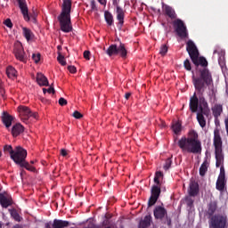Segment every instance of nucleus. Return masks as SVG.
I'll list each match as a JSON object with an SVG mask.
<instances>
[{
	"instance_id": "obj_40",
	"label": "nucleus",
	"mask_w": 228,
	"mask_h": 228,
	"mask_svg": "<svg viewBox=\"0 0 228 228\" xmlns=\"http://www.w3.org/2000/svg\"><path fill=\"white\" fill-rule=\"evenodd\" d=\"M172 167V159L168 158L167 159L165 165H164V170H168Z\"/></svg>"
},
{
	"instance_id": "obj_36",
	"label": "nucleus",
	"mask_w": 228,
	"mask_h": 228,
	"mask_svg": "<svg viewBox=\"0 0 228 228\" xmlns=\"http://www.w3.org/2000/svg\"><path fill=\"white\" fill-rule=\"evenodd\" d=\"M4 151L8 152L10 154L11 158H12L15 150H13V147H12V145L6 144V145L4 146Z\"/></svg>"
},
{
	"instance_id": "obj_35",
	"label": "nucleus",
	"mask_w": 228,
	"mask_h": 228,
	"mask_svg": "<svg viewBox=\"0 0 228 228\" xmlns=\"http://www.w3.org/2000/svg\"><path fill=\"white\" fill-rule=\"evenodd\" d=\"M158 199L156 196L151 195L149 200H148V208H151V206H154L158 202Z\"/></svg>"
},
{
	"instance_id": "obj_28",
	"label": "nucleus",
	"mask_w": 228,
	"mask_h": 228,
	"mask_svg": "<svg viewBox=\"0 0 228 228\" xmlns=\"http://www.w3.org/2000/svg\"><path fill=\"white\" fill-rule=\"evenodd\" d=\"M172 129H173V132L175 133V134H179V133H181V131H183V125H181V122L175 121L172 125Z\"/></svg>"
},
{
	"instance_id": "obj_4",
	"label": "nucleus",
	"mask_w": 228,
	"mask_h": 228,
	"mask_svg": "<svg viewBox=\"0 0 228 228\" xmlns=\"http://www.w3.org/2000/svg\"><path fill=\"white\" fill-rule=\"evenodd\" d=\"M213 143L215 147L216 167L220 168V166L224 165V150L222 149V136H220V130L218 128L214 130Z\"/></svg>"
},
{
	"instance_id": "obj_2",
	"label": "nucleus",
	"mask_w": 228,
	"mask_h": 228,
	"mask_svg": "<svg viewBox=\"0 0 228 228\" xmlns=\"http://www.w3.org/2000/svg\"><path fill=\"white\" fill-rule=\"evenodd\" d=\"M178 147L183 152L189 154H201L202 152V142L199 140V134L195 130L189 132V137H182L178 141Z\"/></svg>"
},
{
	"instance_id": "obj_54",
	"label": "nucleus",
	"mask_w": 228,
	"mask_h": 228,
	"mask_svg": "<svg viewBox=\"0 0 228 228\" xmlns=\"http://www.w3.org/2000/svg\"><path fill=\"white\" fill-rule=\"evenodd\" d=\"M131 97V93H126L125 94V99H126V101H128V99Z\"/></svg>"
},
{
	"instance_id": "obj_62",
	"label": "nucleus",
	"mask_w": 228,
	"mask_h": 228,
	"mask_svg": "<svg viewBox=\"0 0 228 228\" xmlns=\"http://www.w3.org/2000/svg\"><path fill=\"white\" fill-rule=\"evenodd\" d=\"M46 228H51V226H49V224L46 225Z\"/></svg>"
},
{
	"instance_id": "obj_37",
	"label": "nucleus",
	"mask_w": 228,
	"mask_h": 228,
	"mask_svg": "<svg viewBox=\"0 0 228 228\" xmlns=\"http://www.w3.org/2000/svg\"><path fill=\"white\" fill-rule=\"evenodd\" d=\"M57 61H59V63L61 65H62V67H65V65H67V61H65V57L63 55H61V53H60L57 57Z\"/></svg>"
},
{
	"instance_id": "obj_52",
	"label": "nucleus",
	"mask_w": 228,
	"mask_h": 228,
	"mask_svg": "<svg viewBox=\"0 0 228 228\" xmlns=\"http://www.w3.org/2000/svg\"><path fill=\"white\" fill-rule=\"evenodd\" d=\"M68 154H69V151L67 150H65V149L61 150V155H62L63 158L67 157Z\"/></svg>"
},
{
	"instance_id": "obj_58",
	"label": "nucleus",
	"mask_w": 228,
	"mask_h": 228,
	"mask_svg": "<svg viewBox=\"0 0 228 228\" xmlns=\"http://www.w3.org/2000/svg\"><path fill=\"white\" fill-rule=\"evenodd\" d=\"M24 174H26V171L24 169H22L20 172V175H24Z\"/></svg>"
},
{
	"instance_id": "obj_63",
	"label": "nucleus",
	"mask_w": 228,
	"mask_h": 228,
	"mask_svg": "<svg viewBox=\"0 0 228 228\" xmlns=\"http://www.w3.org/2000/svg\"><path fill=\"white\" fill-rule=\"evenodd\" d=\"M216 53H217L216 50H215V51H214V54H216Z\"/></svg>"
},
{
	"instance_id": "obj_42",
	"label": "nucleus",
	"mask_w": 228,
	"mask_h": 228,
	"mask_svg": "<svg viewBox=\"0 0 228 228\" xmlns=\"http://www.w3.org/2000/svg\"><path fill=\"white\" fill-rule=\"evenodd\" d=\"M72 117H74V118H83V114H81V112L75 110L72 114Z\"/></svg>"
},
{
	"instance_id": "obj_9",
	"label": "nucleus",
	"mask_w": 228,
	"mask_h": 228,
	"mask_svg": "<svg viewBox=\"0 0 228 228\" xmlns=\"http://www.w3.org/2000/svg\"><path fill=\"white\" fill-rule=\"evenodd\" d=\"M13 53L15 55V58L19 60V61H22L23 63H26L28 61V55H26V52H24V47L22 46V44L16 43L14 45Z\"/></svg>"
},
{
	"instance_id": "obj_51",
	"label": "nucleus",
	"mask_w": 228,
	"mask_h": 228,
	"mask_svg": "<svg viewBox=\"0 0 228 228\" xmlns=\"http://www.w3.org/2000/svg\"><path fill=\"white\" fill-rule=\"evenodd\" d=\"M85 60H90V51L86 50L84 52Z\"/></svg>"
},
{
	"instance_id": "obj_53",
	"label": "nucleus",
	"mask_w": 228,
	"mask_h": 228,
	"mask_svg": "<svg viewBox=\"0 0 228 228\" xmlns=\"http://www.w3.org/2000/svg\"><path fill=\"white\" fill-rule=\"evenodd\" d=\"M98 3L102 4V6H106L107 1L106 0H98Z\"/></svg>"
},
{
	"instance_id": "obj_59",
	"label": "nucleus",
	"mask_w": 228,
	"mask_h": 228,
	"mask_svg": "<svg viewBox=\"0 0 228 228\" xmlns=\"http://www.w3.org/2000/svg\"><path fill=\"white\" fill-rule=\"evenodd\" d=\"M58 51H61V45L57 46Z\"/></svg>"
},
{
	"instance_id": "obj_5",
	"label": "nucleus",
	"mask_w": 228,
	"mask_h": 228,
	"mask_svg": "<svg viewBox=\"0 0 228 228\" xmlns=\"http://www.w3.org/2000/svg\"><path fill=\"white\" fill-rule=\"evenodd\" d=\"M209 228H228V218L225 214H216L208 220Z\"/></svg>"
},
{
	"instance_id": "obj_14",
	"label": "nucleus",
	"mask_w": 228,
	"mask_h": 228,
	"mask_svg": "<svg viewBox=\"0 0 228 228\" xmlns=\"http://www.w3.org/2000/svg\"><path fill=\"white\" fill-rule=\"evenodd\" d=\"M153 215L156 220H163L167 216V208L161 206H157L153 210Z\"/></svg>"
},
{
	"instance_id": "obj_6",
	"label": "nucleus",
	"mask_w": 228,
	"mask_h": 228,
	"mask_svg": "<svg viewBox=\"0 0 228 228\" xmlns=\"http://www.w3.org/2000/svg\"><path fill=\"white\" fill-rule=\"evenodd\" d=\"M173 27L176 35L180 38H188V28L184 24V21L181 19H176L173 21Z\"/></svg>"
},
{
	"instance_id": "obj_39",
	"label": "nucleus",
	"mask_w": 228,
	"mask_h": 228,
	"mask_svg": "<svg viewBox=\"0 0 228 228\" xmlns=\"http://www.w3.org/2000/svg\"><path fill=\"white\" fill-rule=\"evenodd\" d=\"M167 53H168V46H167V45H162L160 46L159 54H161V56H165Z\"/></svg>"
},
{
	"instance_id": "obj_47",
	"label": "nucleus",
	"mask_w": 228,
	"mask_h": 228,
	"mask_svg": "<svg viewBox=\"0 0 228 228\" xmlns=\"http://www.w3.org/2000/svg\"><path fill=\"white\" fill-rule=\"evenodd\" d=\"M59 104H60V106H67V100L63 97L60 98Z\"/></svg>"
},
{
	"instance_id": "obj_57",
	"label": "nucleus",
	"mask_w": 228,
	"mask_h": 228,
	"mask_svg": "<svg viewBox=\"0 0 228 228\" xmlns=\"http://www.w3.org/2000/svg\"><path fill=\"white\" fill-rule=\"evenodd\" d=\"M20 216H19V214H15V220H19V218H20Z\"/></svg>"
},
{
	"instance_id": "obj_64",
	"label": "nucleus",
	"mask_w": 228,
	"mask_h": 228,
	"mask_svg": "<svg viewBox=\"0 0 228 228\" xmlns=\"http://www.w3.org/2000/svg\"><path fill=\"white\" fill-rule=\"evenodd\" d=\"M30 163L33 165V163H35V161L31 160Z\"/></svg>"
},
{
	"instance_id": "obj_49",
	"label": "nucleus",
	"mask_w": 228,
	"mask_h": 228,
	"mask_svg": "<svg viewBox=\"0 0 228 228\" xmlns=\"http://www.w3.org/2000/svg\"><path fill=\"white\" fill-rule=\"evenodd\" d=\"M0 95L4 97V88L3 87V81L0 79Z\"/></svg>"
},
{
	"instance_id": "obj_19",
	"label": "nucleus",
	"mask_w": 228,
	"mask_h": 228,
	"mask_svg": "<svg viewBox=\"0 0 228 228\" xmlns=\"http://www.w3.org/2000/svg\"><path fill=\"white\" fill-rule=\"evenodd\" d=\"M53 228H67L70 227V222L61 219H54L52 224Z\"/></svg>"
},
{
	"instance_id": "obj_30",
	"label": "nucleus",
	"mask_w": 228,
	"mask_h": 228,
	"mask_svg": "<svg viewBox=\"0 0 228 228\" xmlns=\"http://www.w3.org/2000/svg\"><path fill=\"white\" fill-rule=\"evenodd\" d=\"M208 159H205L200 167V175H201V177L206 175V172H208Z\"/></svg>"
},
{
	"instance_id": "obj_43",
	"label": "nucleus",
	"mask_w": 228,
	"mask_h": 228,
	"mask_svg": "<svg viewBox=\"0 0 228 228\" xmlns=\"http://www.w3.org/2000/svg\"><path fill=\"white\" fill-rule=\"evenodd\" d=\"M4 24L7 27V28H13V23H12V20L7 19L4 21Z\"/></svg>"
},
{
	"instance_id": "obj_10",
	"label": "nucleus",
	"mask_w": 228,
	"mask_h": 228,
	"mask_svg": "<svg viewBox=\"0 0 228 228\" xmlns=\"http://www.w3.org/2000/svg\"><path fill=\"white\" fill-rule=\"evenodd\" d=\"M216 209H218V201L210 200L207 205V209L205 210V216L207 218L211 219L215 216V213H216Z\"/></svg>"
},
{
	"instance_id": "obj_61",
	"label": "nucleus",
	"mask_w": 228,
	"mask_h": 228,
	"mask_svg": "<svg viewBox=\"0 0 228 228\" xmlns=\"http://www.w3.org/2000/svg\"><path fill=\"white\" fill-rule=\"evenodd\" d=\"M0 228H3V224L0 222Z\"/></svg>"
},
{
	"instance_id": "obj_26",
	"label": "nucleus",
	"mask_w": 228,
	"mask_h": 228,
	"mask_svg": "<svg viewBox=\"0 0 228 228\" xmlns=\"http://www.w3.org/2000/svg\"><path fill=\"white\" fill-rule=\"evenodd\" d=\"M6 74L10 79H15V77H17V69L12 66H8L6 69Z\"/></svg>"
},
{
	"instance_id": "obj_11",
	"label": "nucleus",
	"mask_w": 228,
	"mask_h": 228,
	"mask_svg": "<svg viewBox=\"0 0 228 228\" xmlns=\"http://www.w3.org/2000/svg\"><path fill=\"white\" fill-rule=\"evenodd\" d=\"M116 19L118 20V29H122L124 26V19H126V12L119 5H116Z\"/></svg>"
},
{
	"instance_id": "obj_48",
	"label": "nucleus",
	"mask_w": 228,
	"mask_h": 228,
	"mask_svg": "<svg viewBox=\"0 0 228 228\" xmlns=\"http://www.w3.org/2000/svg\"><path fill=\"white\" fill-rule=\"evenodd\" d=\"M91 9H92L94 12H97V4H95V0H92V1H91Z\"/></svg>"
},
{
	"instance_id": "obj_24",
	"label": "nucleus",
	"mask_w": 228,
	"mask_h": 228,
	"mask_svg": "<svg viewBox=\"0 0 228 228\" xmlns=\"http://www.w3.org/2000/svg\"><path fill=\"white\" fill-rule=\"evenodd\" d=\"M223 111H224V107L221 104H216L212 108V113H213L215 118H218V117H220V115H222Z\"/></svg>"
},
{
	"instance_id": "obj_17",
	"label": "nucleus",
	"mask_w": 228,
	"mask_h": 228,
	"mask_svg": "<svg viewBox=\"0 0 228 228\" xmlns=\"http://www.w3.org/2000/svg\"><path fill=\"white\" fill-rule=\"evenodd\" d=\"M162 10L164 14L169 17V19H172V20L177 19V14L175 13V10H174V8H172L170 5H167L163 4Z\"/></svg>"
},
{
	"instance_id": "obj_27",
	"label": "nucleus",
	"mask_w": 228,
	"mask_h": 228,
	"mask_svg": "<svg viewBox=\"0 0 228 228\" xmlns=\"http://www.w3.org/2000/svg\"><path fill=\"white\" fill-rule=\"evenodd\" d=\"M216 188L218 190V191H224V189L225 188V178L219 177L217 178Z\"/></svg>"
},
{
	"instance_id": "obj_3",
	"label": "nucleus",
	"mask_w": 228,
	"mask_h": 228,
	"mask_svg": "<svg viewBox=\"0 0 228 228\" xmlns=\"http://www.w3.org/2000/svg\"><path fill=\"white\" fill-rule=\"evenodd\" d=\"M70 12H72V0H62L61 14L57 17L61 30L63 33L72 31V21L70 20Z\"/></svg>"
},
{
	"instance_id": "obj_21",
	"label": "nucleus",
	"mask_w": 228,
	"mask_h": 228,
	"mask_svg": "<svg viewBox=\"0 0 228 228\" xmlns=\"http://www.w3.org/2000/svg\"><path fill=\"white\" fill-rule=\"evenodd\" d=\"M37 83L39 86H49V80L47 79V77H45L42 73H37Z\"/></svg>"
},
{
	"instance_id": "obj_44",
	"label": "nucleus",
	"mask_w": 228,
	"mask_h": 228,
	"mask_svg": "<svg viewBox=\"0 0 228 228\" xmlns=\"http://www.w3.org/2000/svg\"><path fill=\"white\" fill-rule=\"evenodd\" d=\"M32 60H34L35 63H38L40 61V53H33Z\"/></svg>"
},
{
	"instance_id": "obj_34",
	"label": "nucleus",
	"mask_w": 228,
	"mask_h": 228,
	"mask_svg": "<svg viewBox=\"0 0 228 228\" xmlns=\"http://www.w3.org/2000/svg\"><path fill=\"white\" fill-rule=\"evenodd\" d=\"M161 177H163V172L161 171L156 172L155 177H154V183L157 184L158 186H161V183L159 182V179H161Z\"/></svg>"
},
{
	"instance_id": "obj_1",
	"label": "nucleus",
	"mask_w": 228,
	"mask_h": 228,
	"mask_svg": "<svg viewBox=\"0 0 228 228\" xmlns=\"http://www.w3.org/2000/svg\"><path fill=\"white\" fill-rule=\"evenodd\" d=\"M186 51L193 63L196 67V70L200 72V77H195L192 76V83L196 92L200 96V111L197 113V121L200 127L204 129L206 127V118L204 115H208L209 111V106L206 98H204V93L206 92L208 86L213 85V76L211 71L206 67H208V60L204 57H200V53L195 43L192 40H189L186 43Z\"/></svg>"
},
{
	"instance_id": "obj_16",
	"label": "nucleus",
	"mask_w": 228,
	"mask_h": 228,
	"mask_svg": "<svg viewBox=\"0 0 228 228\" xmlns=\"http://www.w3.org/2000/svg\"><path fill=\"white\" fill-rule=\"evenodd\" d=\"M12 197L10 195H8L7 193L3 194L0 193V205L2 206V208H10V206H12Z\"/></svg>"
},
{
	"instance_id": "obj_29",
	"label": "nucleus",
	"mask_w": 228,
	"mask_h": 228,
	"mask_svg": "<svg viewBox=\"0 0 228 228\" xmlns=\"http://www.w3.org/2000/svg\"><path fill=\"white\" fill-rule=\"evenodd\" d=\"M159 195H161V188L159 185H153L151 188V196L159 199Z\"/></svg>"
},
{
	"instance_id": "obj_20",
	"label": "nucleus",
	"mask_w": 228,
	"mask_h": 228,
	"mask_svg": "<svg viewBox=\"0 0 228 228\" xmlns=\"http://www.w3.org/2000/svg\"><path fill=\"white\" fill-rule=\"evenodd\" d=\"M11 133L12 136L15 138L19 136L21 133H24V126L20 125V123H17L14 126H12Z\"/></svg>"
},
{
	"instance_id": "obj_33",
	"label": "nucleus",
	"mask_w": 228,
	"mask_h": 228,
	"mask_svg": "<svg viewBox=\"0 0 228 228\" xmlns=\"http://www.w3.org/2000/svg\"><path fill=\"white\" fill-rule=\"evenodd\" d=\"M19 167H20V168H26V170H28V172H35V170H37L34 167L29 165V162L26 161V159L21 164L19 165Z\"/></svg>"
},
{
	"instance_id": "obj_8",
	"label": "nucleus",
	"mask_w": 228,
	"mask_h": 228,
	"mask_svg": "<svg viewBox=\"0 0 228 228\" xmlns=\"http://www.w3.org/2000/svg\"><path fill=\"white\" fill-rule=\"evenodd\" d=\"M20 116L21 117V120H23V122H27V120H28L29 118H38V113L37 112H32L31 109L29 107H26V106H20L18 108Z\"/></svg>"
},
{
	"instance_id": "obj_50",
	"label": "nucleus",
	"mask_w": 228,
	"mask_h": 228,
	"mask_svg": "<svg viewBox=\"0 0 228 228\" xmlns=\"http://www.w3.org/2000/svg\"><path fill=\"white\" fill-rule=\"evenodd\" d=\"M84 228H97V225L94 224V222L90 221L87 225H86Z\"/></svg>"
},
{
	"instance_id": "obj_12",
	"label": "nucleus",
	"mask_w": 228,
	"mask_h": 228,
	"mask_svg": "<svg viewBox=\"0 0 228 228\" xmlns=\"http://www.w3.org/2000/svg\"><path fill=\"white\" fill-rule=\"evenodd\" d=\"M199 102H200V98L197 97V93H194L193 95L190 99L189 108L191 113H197L199 111V108L200 109V105L199 106Z\"/></svg>"
},
{
	"instance_id": "obj_55",
	"label": "nucleus",
	"mask_w": 228,
	"mask_h": 228,
	"mask_svg": "<svg viewBox=\"0 0 228 228\" xmlns=\"http://www.w3.org/2000/svg\"><path fill=\"white\" fill-rule=\"evenodd\" d=\"M193 204V200H188V206H191Z\"/></svg>"
},
{
	"instance_id": "obj_13",
	"label": "nucleus",
	"mask_w": 228,
	"mask_h": 228,
	"mask_svg": "<svg viewBox=\"0 0 228 228\" xmlns=\"http://www.w3.org/2000/svg\"><path fill=\"white\" fill-rule=\"evenodd\" d=\"M17 2L19 4V8L23 15L24 20H26L27 22L29 21V12L26 0H17Z\"/></svg>"
},
{
	"instance_id": "obj_38",
	"label": "nucleus",
	"mask_w": 228,
	"mask_h": 228,
	"mask_svg": "<svg viewBox=\"0 0 228 228\" xmlns=\"http://www.w3.org/2000/svg\"><path fill=\"white\" fill-rule=\"evenodd\" d=\"M183 67L185 69V70H191V62L190 61V59H186L184 61H183Z\"/></svg>"
},
{
	"instance_id": "obj_60",
	"label": "nucleus",
	"mask_w": 228,
	"mask_h": 228,
	"mask_svg": "<svg viewBox=\"0 0 228 228\" xmlns=\"http://www.w3.org/2000/svg\"><path fill=\"white\" fill-rule=\"evenodd\" d=\"M113 1V4H117V0H112Z\"/></svg>"
},
{
	"instance_id": "obj_15",
	"label": "nucleus",
	"mask_w": 228,
	"mask_h": 228,
	"mask_svg": "<svg viewBox=\"0 0 228 228\" xmlns=\"http://www.w3.org/2000/svg\"><path fill=\"white\" fill-rule=\"evenodd\" d=\"M2 122L4 126H5L6 129H10L12 127V122H13V116L10 115L8 112L4 111L2 113Z\"/></svg>"
},
{
	"instance_id": "obj_31",
	"label": "nucleus",
	"mask_w": 228,
	"mask_h": 228,
	"mask_svg": "<svg viewBox=\"0 0 228 228\" xmlns=\"http://www.w3.org/2000/svg\"><path fill=\"white\" fill-rule=\"evenodd\" d=\"M104 17H105V20H106L108 26H113V22H114L113 14H111V12L106 11L104 12Z\"/></svg>"
},
{
	"instance_id": "obj_23",
	"label": "nucleus",
	"mask_w": 228,
	"mask_h": 228,
	"mask_svg": "<svg viewBox=\"0 0 228 228\" xmlns=\"http://www.w3.org/2000/svg\"><path fill=\"white\" fill-rule=\"evenodd\" d=\"M151 222H152V216H146L142 220L140 221L139 228H148L151 227Z\"/></svg>"
},
{
	"instance_id": "obj_7",
	"label": "nucleus",
	"mask_w": 228,
	"mask_h": 228,
	"mask_svg": "<svg viewBox=\"0 0 228 228\" xmlns=\"http://www.w3.org/2000/svg\"><path fill=\"white\" fill-rule=\"evenodd\" d=\"M26 158H28V151L20 146H16L11 159L19 166L26 159Z\"/></svg>"
},
{
	"instance_id": "obj_18",
	"label": "nucleus",
	"mask_w": 228,
	"mask_h": 228,
	"mask_svg": "<svg viewBox=\"0 0 228 228\" xmlns=\"http://www.w3.org/2000/svg\"><path fill=\"white\" fill-rule=\"evenodd\" d=\"M190 197H197L199 195V183L191 181L188 190Z\"/></svg>"
},
{
	"instance_id": "obj_41",
	"label": "nucleus",
	"mask_w": 228,
	"mask_h": 228,
	"mask_svg": "<svg viewBox=\"0 0 228 228\" xmlns=\"http://www.w3.org/2000/svg\"><path fill=\"white\" fill-rule=\"evenodd\" d=\"M44 94H56V91L54 90V87L50 86L48 89L43 88Z\"/></svg>"
},
{
	"instance_id": "obj_56",
	"label": "nucleus",
	"mask_w": 228,
	"mask_h": 228,
	"mask_svg": "<svg viewBox=\"0 0 228 228\" xmlns=\"http://www.w3.org/2000/svg\"><path fill=\"white\" fill-rule=\"evenodd\" d=\"M167 225H171L172 220H171V219H168V217H167Z\"/></svg>"
},
{
	"instance_id": "obj_22",
	"label": "nucleus",
	"mask_w": 228,
	"mask_h": 228,
	"mask_svg": "<svg viewBox=\"0 0 228 228\" xmlns=\"http://www.w3.org/2000/svg\"><path fill=\"white\" fill-rule=\"evenodd\" d=\"M118 55H119L123 60L127 58V49L126 48V45L122 42H120L118 46Z\"/></svg>"
},
{
	"instance_id": "obj_46",
	"label": "nucleus",
	"mask_w": 228,
	"mask_h": 228,
	"mask_svg": "<svg viewBox=\"0 0 228 228\" xmlns=\"http://www.w3.org/2000/svg\"><path fill=\"white\" fill-rule=\"evenodd\" d=\"M68 70L71 74H76V72H77V69H76V66H68Z\"/></svg>"
},
{
	"instance_id": "obj_32",
	"label": "nucleus",
	"mask_w": 228,
	"mask_h": 228,
	"mask_svg": "<svg viewBox=\"0 0 228 228\" xmlns=\"http://www.w3.org/2000/svg\"><path fill=\"white\" fill-rule=\"evenodd\" d=\"M22 29H23V36L25 37L26 40H28V42H29V40H32L34 36L31 29L28 28H23Z\"/></svg>"
},
{
	"instance_id": "obj_45",
	"label": "nucleus",
	"mask_w": 228,
	"mask_h": 228,
	"mask_svg": "<svg viewBox=\"0 0 228 228\" xmlns=\"http://www.w3.org/2000/svg\"><path fill=\"white\" fill-rule=\"evenodd\" d=\"M218 177L225 178V168H224V166L220 167V174Z\"/></svg>"
},
{
	"instance_id": "obj_25",
	"label": "nucleus",
	"mask_w": 228,
	"mask_h": 228,
	"mask_svg": "<svg viewBox=\"0 0 228 228\" xmlns=\"http://www.w3.org/2000/svg\"><path fill=\"white\" fill-rule=\"evenodd\" d=\"M105 53L107 55L110 56V58H111V56H117L118 55V45L116 44L110 45Z\"/></svg>"
}]
</instances>
